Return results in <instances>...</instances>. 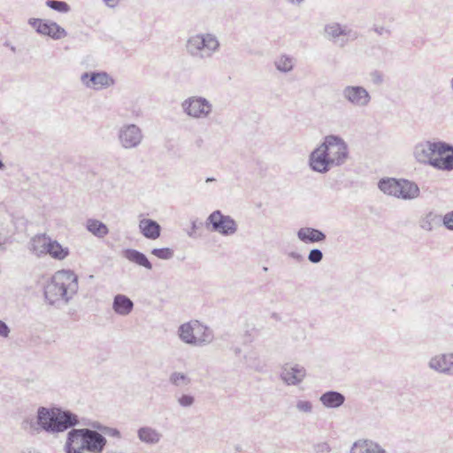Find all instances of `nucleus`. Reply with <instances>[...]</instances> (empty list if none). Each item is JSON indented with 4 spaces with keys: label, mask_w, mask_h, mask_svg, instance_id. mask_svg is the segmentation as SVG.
Returning a JSON list of instances; mask_svg holds the SVG:
<instances>
[{
    "label": "nucleus",
    "mask_w": 453,
    "mask_h": 453,
    "mask_svg": "<svg viewBox=\"0 0 453 453\" xmlns=\"http://www.w3.org/2000/svg\"><path fill=\"white\" fill-rule=\"evenodd\" d=\"M81 425L77 414L61 407H43L37 409L36 421L30 422V426L37 433L40 431L49 434H58Z\"/></svg>",
    "instance_id": "obj_1"
},
{
    "label": "nucleus",
    "mask_w": 453,
    "mask_h": 453,
    "mask_svg": "<svg viewBox=\"0 0 453 453\" xmlns=\"http://www.w3.org/2000/svg\"><path fill=\"white\" fill-rule=\"evenodd\" d=\"M414 157L418 162L429 165L437 170H453V145L443 141H426L414 148Z\"/></svg>",
    "instance_id": "obj_2"
},
{
    "label": "nucleus",
    "mask_w": 453,
    "mask_h": 453,
    "mask_svg": "<svg viewBox=\"0 0 453 453\" xmlns=\"http://www.w3.org/2000/svg\"><path fill=\"white\" fill-rule=\"evenodd\" d=\"M106 438L98 431L89 428H73L66 435L65 453H103Z\"/></svg>",
    "instance_id": "obj_3"
},
{
    "label": "nucleus",
    "mask_w": 453,
    "mask_h": 453,
    "mask_svg": "<svg viewBox=\"0 0 453 453\" xmlns=\"http://www.w3.org/2000/svg\"><path fill=\"white\" fill-rule=\"evenodd\" d=\"M79 288L78 276L72 270L58 271L43 288L45 301L50 305L63 300L67 303Z\"/></svg>",
    "instance_id": "obj_4"
},
{
    "label": "nucleus",
    "mask_w": 453,
    "mask_h": 453,
    "mask_svg": "<svg viewBox=\"0 0 453 453\" xmlns=\"http://www.w3.org/2000/svg\"><path fill=\"white\" fill-rule=\"evenodd\" d=\"M378 188L384 194L403 200H412L420 194L418 184L407 179L382 178L378 182Z\"/></svg>",
    "instance_id": "obj_5"
},
{
    "label": "nucleus",
    "mask_w": 453,
    "mask_h": 453,
    "mask_svg": "<svg viewBox=\"0 0 453 453\" xmlns=\"http://www.w3.org/2000/svg\"><path fill=\"white\" fill-rule=\"evenodd\" d=\"M204 226L209 231L219 233L223 236L233 235L238 229L234 218L225 215L220 210H216L208 216Z\"/></svg>",
    "instance_id": "obj_6"
},
{
    "label": "nucleus",
    "mask_w": 453,
    "mask_h": 453,
    "mask_svg": "<svg viewBox=\"0 0 453 453\" xmlns=\"http://www.w3.org/2000/svg\"><path fill=\"white\" fill-rule=\"evenodd\" d=\"M326 148L334 166L342 165L349 157L347 142L337 134H329L324 137L321 148Z\"/></svg>",
    "instance_id": "obj_7"
},
{
    "label": "nucleus",
    "mask_w": 453,
    "mask_h": 453,
    "mask_svg": "<svg viewBox=\"0 0 453 453\" xmlns=\"http://www.w3.org/2000/svg\"><path fill=\"white\" fill-rule=\"evenodd\" d=\"M186 47L190 55L203 58V51H208L207 55L211 56V52L219 49V42L211 34L196 35L188 40Z\"/></svg>",
    "instance_id": "obj_8"
},
{
    "label": "nucleus",
    "mask_w": 453,
    "mask_h": 453,
    "mask_svg": "<svg viewBox=\"0 0 453 453\" xmlns=\"http://www.w3.org/2000/svg\"><path fill=\"white\" fill-rule=\"evenodd\" d=\"M28 24L37 34L49 36L53 40H60L67 35V32L64 27L50 19L30 18Z\"/></svg>",
    "instance_id": "obj_9"
},
{
    "label": "nucleus",
    "mask_w": 453,
    "mask_h": 453,
    "mask_svg": "<svg viewBox=\"0 0 453 453\" xmlns=\"http://www.w3.org/2000/svg\"><path fill=\"white\" fill-rule=\"evenodd\" d=\"M308 165L311 171L319 173H326L334 166L331 156L326 148H321V143L310 153Z\"/></svg>",
    "instance_id": "obj_10"
},
{
    "label": "nucleus",
    "mask_w": 453,
    "mask_h": 453,
    "mask_svg": "<svg viewBox=\"0 0 453 453\" xmlns=\"http://www.w3.org/2000/svg\"><path fill=\"white\" fill-rule=\"evenodd\" d=\"M211 104L204 97H189L182 103L183 111L193 118L207 117L211 111Z\"/></svg>",
    "instance_id": "obj_11"
},
{
    "label": "nucleus",
    "mask_w": 453,
    "mask_h": 453,
    "mask_svg": "<svg viewBox=\"0 0 453 453\" xmlns=\"http://www.w3.org/2000/svg\"><path fill=\"white\" fill-rule=\"evenodd\" d=\"M118 137L123 148L134 149L141 144L143 134L138 126L127 124L120 127Z\"/></svg>",
    "instance_id": "obj_12"
},
{
    "label": "nucleus",
    "mask_w": 453,
    "mask_h": 453,
    "mask_svg": "<svg viewBox=\"0 0 453 453\" xmlns=\"http://www.w3.org/2000/svg\"><path fill=\"white\" fill-rule=\"evenodd\" d=\"M81 81L87 88L101 89L109 88L115 83V80L106 72H86L81 74Z\"/></svg>",
    "instance_id": "obj_13"
},
{
    "label": "nucleus",
    "mask_w": 453,
    "mask_h": 453,
    "mask_svg": "<svg viewBox=\"0 0 453 453\" xmlns=\"http://www.w3.org/2000/svg\"><path fill=\"white\" fill-rule=\"evenodd\" d=\"M194 331L190 323H184L180 326L178 333L180 340L188 344L202 346L211 342L213 336L207 327H204L202 337H196Z\"/></svg>",
    "instance_id": "obj_14"
},
{
    "label": "nucleus",
    "mask_w": 453,
    "mask_h": 453,
    "mask_svg": "<svg viewBox=\"0 0 453 453\" xmlns=\"http://www.w3.org/2000/svg\"><path fill=\"white\" fill-rule=\"evenodd\" d=\"M343 97L352 105L357 107H365L371 102V95L362 86H346L342 90Z\"/></svg>",
    "instance_id": "obj_15"
},
{
    "label": "nucleus",
    "mask_w": 453,
    "mask_h": 453,
    "mask_svg": "<svg viewBox=\"0 0 453 453\" xmlns=\"http://www.w3.org/2000/svg\"><path fill=\"white\" fill-rule=\"evenodd\" d=\"M306 376V370L299 365H289L286 364L282 366L280 374V379L288 386H296L300 384Z\"/></svg>",
    "instance_id": "obj_16"
},
{
    "label": "nucleus",
    "mask_w": 453,
    "mask_h": 453,
    "mask_svg": "<svg viewBox=\"0 0 453 453\" xmlns=\"http://www.w3.org/2000/svg\"><path fill=\"white\" fill-rule=\"evenodd\" d=\"M428 367L439 373L453 376V353L439 354L431 357Z\"/></svg>",
    "instance_id": "obj_17"
},
{
    "label": "nucleus",
    "mask_w": 453,
    "mask_h": 453,
    "mask_svg": "<svg viewBox=\"0 0 453 453\" xmlns=\"http://www.w3.org/2000/svg\"><path fill=\"white\" fill-rule=\"evenodd\" d=\"M296 235L299 241L306 244L323 242L326 239V234L322 230L311 226L299 228Z\"/></svg>",
    "instance_id": "obj_18"
},
{
    "label": "nucleus",
    "mask_w": 453,
    "mask_h": 453,
    "mask_svg": "<svg viewBox=\"0 0 453 453\" xmlns=\"http://www.w3.org/2000/svg\"><path fill=\"white\" fill-rule=\"evenodd\" d=\"M51 240L46 234H38L30 240L28 249L34 255L41 257L47 255Z\"/></svg>",
    "instance_id": "obj_19"
},
{
    "label": "nucleus",
    "mask_w": 453,
    "mask_h": 453,
    "mask_svg": "<svg viewBox=\"0 0 453 453\" xmlns=\"http://www.w3.org/2000/svg\"><path fill=\"white\" fill-rule=\"evenodd\" d=\"M139 227L142 234L149 240H156L161 234V226L151 219H142Z\"/></svg>",
    "instance_id": "obj_20"
},
{
    "label": "nucleus",
    "mask_w": 453,
    "mask_h": 453,
    "mask_svg": "<svg viewBox=\"0 0 453 453\" xmlns=\"http://www.w3.org/2000/svg\"><path fill=\"white\" fill-rule=\"evenodd\" d=\"M345 400V395L335 390H328L323 393L319 397V401L323 406L328 409H336L341 407L343 405Z\"/></svg>",
    "instance_id": "obj_21"
},
{
    "label": "nucleus",
    "mask_w": 453,
    "mask_h": 453,
    "mask_svg": "<svg viewBox=\"0 0 453 453\" xmlns=\"http://www.w3.org/2000/svg\"><path fill=\"white\" fill-rule=\"evenodd\" d=\"M134 309L133 301L127 296L118 294L114 296L112 302V310L120 316H127L132 312Z\"/></svg>",
    "instance_id": "obj_22"
},
{
    "label": "nucleus",
    "mask_w": 453,
    "mask_h": 453,
    "mask_svg": "<svg viewBox=\"0 0 453 453\" xmlns=\"http://www.w3.org/2000/svg\"><path fill=\"white\" fill-rule=\"evenodd\" d=\"M122 254L126 259L139 266H142L148 270H151L153 267L152 263L149 260L147 256L140 250L126 249L122 251Z\"/></svg>",
    "instance_id": "obj_23"
},
{
    "label": "nucleus",
    "mask_w": 453,
    "mask_h": 453,
    "mask_svg": "<svg viewBox=\"0 0 453 453\" xmlns=\"http://www.w3.org/2000/svg\"><path fill=\"white\" fill-rule=\"evenodd\" d=\"M162 436L157 429L151 426H144L137 430L138 439L145 444L155 445L161 441Z\"/></svg>",
    "instance_id": "obj_24"
},
{
    "label": "nucleus",
    "mask_w": 453,
    "mask_h": 453,
    "mask_svg": "<svg viewBox=\"0 0 453 453\" xmlns=\"http://www.w3.org/2000/svg\"><path fill=\"white\" fill-rule=\"evenodd\" d=\"M48 253L52 258L56 260H63L67 257L70 254V250L68 247L62 246L58 241L51 240L49 243Z\"/></svg>",
    "instance_id": "obj_25"
},
{
    "label": "nucleus",
    "mask_w": 453,
    "mask_h": 453,
    "mask_svg": "<svg viewBox=\"0 0 453 453\" xmlns=\"http://www.w3.org/2000/svg\"><path fill=\"white\" fill-rule=\"evenodd\" d=\"M441 225V216L434 212L429 211L424 218L421 219L419 226L426 231H432L434 226Z\"/></svg>",
    "instance_id": "obj_26"
},
{
    "label": "nucleus",
    "mask_w": 453,
    "mask_h": 453,
    "mask_svg": "<svg viewBox=\"0 0 453 453\" xmlns=\"http://www.w3.org/2000/svg\"><path fill=\"white\" fill-rule=\"evenodd\" d=\"M86 226L90 233H92L95 236L99 238L104 237L109 233L107 226L98 219H88Z\"/></svg>",
    "instance_id": "obj_27"
},
{
    "label": "nucleus",
    "mask_w": 453,
    "mask_h": 453,
    "mask_svg": "<svg viewBox=\"0 0 453 453\" xmlns=\"http://www.w3.org/2000/svg\"><path fill=\"white\" fill-rule=\"evenodd\" d=\"M274 65L276 69L281 73H288L293 69L292 58L286 55L277 59Z\"/></svg>",
    "instance_id": "obj_28"
},
{
    "label": "nucleus",
    "mask_w": 453,
    "mask_h": 453,
    "mask_svg": "<svg viewBox=\"0 0 453 453\" xmlns=\"http://www.w3.org/2000/svg\"><path fill=\"white\" fill-rule=\"evenodd\" d=\"M45 4L51 10L60 13H67L71 10L70 5L61 0H47Z\"/></svg>",
    "instance_id": "obj_29"
},
{
    "label": "nucleus",
    "mask_w": 453,
    "mask_h": 453,
    "mask_svg": "<svg viewBox=\"0 0 453 453\" xmlns=\"http://www.w3.org/2000/svg\"><path fill=\"white\" fill-rule=\"evenodd\" d=\"M325 32L333 38L339 37L340 35H347L349 34L339 23L326 25L325 27Z\"/></svg>",
    "instance_id": "obj_30"
},
{
    "label": "nucleus",
    "mask_w": 453,
    "mask_h": 453,
    "mask_svg": "<svg viewBox=\"0 0 453 453\" xmlns=\"http://www.w3.org/2000/svg\"><path fill=\"white\" fill-rule=\"evenodd\" d=\"M151 254L157 257V258L168 260L173 257L174 251L173 249L168 247L154 248L151 250Z\"/></svg>",
    "instance_id": "obj_31"
},
{
    "label": "nucleus",
    "mask_w": 453,
    "mask_h": 453,
    "mask_svg": "<svg viewBox=\"0 0 453 453\" xmlns=\"http://www.w3.org/2000/svg\"><path fill=\"white\" fill-rule=\"evenodd\" d=\"M12 223L15 231L12 234L24 232L27 229V220L22 216L12 215Z\"/></svg>",
    "instance_id": "obj_32"
},
{
    "label": "nucleus",
    "mask_w": 453,
    "mask_h": 453,
    "mask_svg": "<svg viewBox=\"0 0 453 453\" xmlns=\"http://www.w3.org/2000/svg\"><path fill=\"white\" fill-rule=\"evenodd\" d=\"M169 380L173 385L177 387L180 385V382L189 383L190 381L189 378L186 374L179 372H173Z\"/></svg>",
    "instance_id": "obj_33"
},
{
    "label": "nucleus",
    "mask_w": 453,
    "mask_h": 453,
    "mask_svg": "<svg viewBox=\"0 0 453 453\" xmlns=\"http://www.w3.org/2000/svg\"><path fill=\"white\" fill-rule=\"evenodd\" d=\"M323 257H324V254H323L322 250L318 248L311 249L309 251V254L307 256V259L311 264L320 263L322 261Z\"/></svg>",
    "instance_id": "obj_34"
},
{
    "label": "nucleus",
    "mask_w": 453,
    "mask_h": 453,
    "mask_svg": "<svg viewBox=\"0 0 453 453\" xmlns=\"http://www.w3.org/2000/svg\"><path fill=\"white\" fill-rule=\"evenodd\" d=\"M365 453H387L377 442L368 440Z\"/></svg>",
    "instance_id": "obj_35"
},
{
    "label": "nucleus",
    "mask_w": 453,
    "mask_h": 453,
    "mask_svg": "<svg viewBox=\"0 0 453 453\" xmlns=\"http://www.w3.org/2000/svg\"><path fill=\"white\" fill-rule=\"evenodd\" d=\"M368 440H359L352 445L350 453H365Z\"/></svg>",
    "instance_id": "obj_36"
},
{
    "label": "nucleus",
    "mask_w": 453,
    "mask_h": 453,
    "mask_svg": "<svg viewBox=\"0 0 453 453\" xmlns=\"http://www.w3.org/2000/svg\"><path fill=\"white\" fill-rule=\"evenodd\" d=\"M441 224L448 230L453 231V211H450L444 216H441Z\"/></svg>",
    "instance_id": "obj_37"
},
{
    "label": "nucleus",
    "mask_w": 453,
    "mask_h": 453,
    "mask_svg": "<svg viewBox=\"0 0 453 453\" xmlns=\"http://www.w3.org/2000/svg\"><path fill=\"white\" fill-rule=\"evenodd\" d=\"M178 403L182 407H190L195 403V397L189 394H183L179 397Z\"/></svg>",
    "instance_id": "obj_38"
},
{
    "label": "nucleus",
    "mask_w": 453,
    "mask_h": 453,
    "mask_svg": "<svg viewBox=\"0 0 453 453\" xmlns=\"http://www.w3.org/2000/svg\"><path fill=\"white\" fill-rule=\"evenodd\" d=\"M296 408L300 411L309 413V412H311V411H312V403L310 401L299 400L296 403Z\"/></svg>",
    "instance_id": "obj_39"
},
{
    "label": "nucleus",
    "mask_w": 453,
    "mask_h": 453,
    "mask_svg": "<svg viewBox=\"0 0 453 453\" xmlns=\"http://www.w3.org/2000/svg\"><path fill=\"white\" fill-rule=\"evenodd\" d=\"M372 81L375 85H380L384 81V75L380 71L374 70L371 73Z\"/></svg>",
    "instance_id": "obj_40"
},
{
    "label": "nucleus",
    "mask_w": 453,
    "mask_h": 453,
    "mask_svg": "<svg viewBox=\"0 0 453 453\" xmlns=\"http://www.w3.org/2000/svg\"><path fill=\"white\" fill-rule=\"evenodd\" d=\"M203 225H204V223L199 221L197 219H192L191 220V229H190V231L188 232V235L191 238H196V229H198Z\"/></svg>",
    "instance_id": "obj_41"
},
{
    "label": "nucleus",
    "mask_w": 453,
    "mask_h": 453,
    "mask_svg": "<svg viewBox=\"0 0 453 453\" xmlns=\"http://www.w3.org/2000/svg\"><path fill=\"white\" fill-rule=\"evenodd\" d=\"M104 434L105 435H108L111 437H115L118 439L121 438V433L118 428L106 426L105 428H104Z\"/></svg>",
    "instance_id": "obj_42"
},
{
    "label": "nucleus",
    "mask_w": 453,
    "mask_h": 453,
    "mask_svg": "<svg viewBox=\"0 0 453 453\" xmlns=\"http://www.w3.org/2000/svg\"><path fill=\"white\" fill-rule=\"evenodd\" d=\"M314 449L317 453L330 452L331 447L327 442H319L314 445Z\"/></svg>",
    "instance_id": "obj_43"
},
{
    "label": "nucleus",
    "mask_w": 453,
    "mask_h": 453,
    "mask_svg": "<svg viewBox=\"0 0 453 453\" xmlns=\"http://www.w3.org/2000/svg\"><path fill=\"white\" fill-rule=\"evenodd\" d=\"M10 334V327L8 325L0 319V336L6 338L9 336Z\"/></svg>",
    "instance_id": "obj_44"
},
{
    "label": "nucleus",
    "mask_w": 453,
    "mask_h": 453,
    "mask_svg": "<svg viewBox=\"0 0 453 453\" xmlns=\"http://www.w3.org/2000/svg\"><path fill=\"white\" fill-rule=\"evenodd\" d=\"M372 30L377 33L379 35H382L384 34H387L388 36H390L391 35V31L384 27H378V26H374L372 27Z\"/></svg>",
    "instance_id": "obj_45"
},
{
    "label": "nucleus",
    "mask_w": 453,
    "mask_h": 453,
    "mask_svg": "<svg viewBox=\"0 0 453 453\" xmlns=\"http://www.w3.org/2000/svg\"><path fill=\"white\" fill-rule=\"evenodd\" d=\"M288 257L293 258L297 263H303L304 261L303 256L296 251H290L288 253Z\"/></svg>",
    "instance_id": "obj_46"
},
{
    "label": "nucleus",
    "mask_w": 453,
    "mask_h": 453,
    "mask_svg": "<svg viewBox=\"0 0 453 453\" xmlns=\"http://www.w3.org/2000/svg\"><path fill=\"white\" fill-rule=\"evenodd\" d=\"M91 426H92L93 428L96 429V431H100V432H102L103 434H104V428H105V427H106V426H104V425H103V424H101V423H99V422H97V421L93 422V423L91 424Z\"/></svg>",
    "instance_id": "obj_47"
},
{
    "label": "nucleus",
    "mask_w": 453,
    "mask_h": 453,
    "mask_svg": "<svg viewBox=\"0 0 453 453\" xmlns=\"http://www.w3.org/2000/svg\"><path fill=\"white\" fill-rule=\"evenodd\" d=\"M104 3L111 8L115 7L119 4V0H103Z\"/></svg>",
    "instance_id": "obj_48"
},
{
    "label": "nucleus",
    "mask_w": 453,
    "mask_h": 453,
    "mask_svg": "<svg viewBox=\"0 0 453 453\" xmlns=\"http://www.w3.org/2000/svg\"><path fill=\"white\" fill-rule=\"evenodd\" d=\"M104 453H124V452L122 449H119L118 448H116V449L108 448Z\"/></svg>",
    "instance_id": "obj_49"
},
{
    "label": "nucleus",
    "mask_w": 453,
    "mask_h": 453,
    "mask_svg": "<svg viewBox=\"0 0 453 453\" xmlns=\"http://www.w3.org/2000/svg\"><path fill=\"white\" fill-rule=\"evenodd\" d=\"M203 143V141L202 138H198L196 141V144L197 147H201Z\"/></svg>",
    "instance_id": "obj_50"
},
{
    "label": "nucleus",
    "mask_w": 453,
    "mask_h": 453,
    "mask_svg": "<svg viewBox=\"0 0 453 453\" xmlns=\"http://www.w3.org/2000/svg\"><path fill=\"white\" fill-rule=\"evenodd\" d=\"M234 354H235L236 356H239V355L241 354V352H242V349H241L239 347H235V348L234 349Z\"/></svg>",
    "instance_id": "obj_51"
},
{
    "label": "nucleus",
    "mask_w": 453,
    "mask_h": 453,
    "mask_svg": "<svg viewBox=\"0 0 453 453\" xmlns=\"http://www.w3.org/2000/svg\"><path fill=\"white\" fill-rule=\"evenodd\" d=\"M291 4H300L302 2H303L304 0H288Z\"/></svg>",
    "instance_id": "obj_52"
},
{
    "label": "nucleus",
    "mask_w": 453,
    "mask_h": 453,
    "mask_svg": "<svg viewBox=\"0 0 453 453\" xmlns=\"http://www.w3.org/2000/svg\"><path fill=\"white\" fill-rule=\"evenodd\" d=\"M272 318L275 319H280V316L276 313V312H273L272 314Z\"/></svg>",
    "instance_id": "obj_53"
},
{
    "label": "nucleus",
    "mask_w": 453,
    "mask_h": 453,
    "mask_svg": "<svg viewBox=\"0 0 453 453\" xmlns=\"http://www.w3.org/2000/svg\"><path fill=\"white\" fill-rule=\"evenodd\" d=\"M215 179L213 177H208L206 178V182H211V181H214Z\"/></svg>",
    "instance_id": "obj_54"
},
{
    "label": "nucleus",
    "mask_w": 453,
    "mask_h": 453,
    "mask_svg": "<svg viewBox=\"0 0 453 453\" xmlns=\"http://www.w3.org/2000/svg\"><path fill=\"white\" fill-rule=\"evenodd\" d=\"M450 87H451V88H452V90H453V78H452V79H451V81H450Z\"/></svg>",
    "instance_id": "obj_55"
}]
</instances>
